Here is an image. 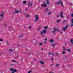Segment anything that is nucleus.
I'll use <instances>...</instances> for the list:
<instances>
[{"instance_id": "nucleus-3", "label": "nucleus", "mask_w": 73, "mask_h": 73, "mask_svg": "<svg viewBox=\"0 0 73 73\" xmlns=\"http://www.w3.org/2000/svg\"><path fill=\"white\" fill-rule=\"evenodd\" d=\"M35 19L36 20L34 21V23H36L37 21V20H38L39 18L38 17V15H36L35 16Z\"/></svg>"}, {"instance_id": "nucleus-18", "label": "nucleus", "mask_w": 73, "mask_h": 73, "mask_svg": "<svg viewBox=\"0 0 73 73\" xmlns=\"http://www.w3.org/2000/svg\"><path fill=\"white\" fill-rule=\"evenodd\" d=\"M15 13H19V11L16 10L15 11Z\"/></svg>"}, {"instance_id": "nucleus-53", "label": "nucleus", "mask_w": 73, "mask_h": 73, "mask_svg": "<svg viewBox=\"0 0 73 73\" xmlns=\"http://www.w3.org/2000/svg\"><path fill=\"white\" fill-rule=\"evenodd\" d=\"M44 41H47V39L46 38L44 39Z\"/></svg>"}, {"instance_id": "nucleus-57", "label": "nucleus", "mask_w": 73, "mask_h": 73, "mask_svg": "<svg viewBox=\"0 0 73 73\" xmlns=\"http://www.w3.org/2000/svg\"><path fill=\"white\" fill-rule=\"evenodd\" d=\"M1 53L0 52V56H1Z\"/></svg>"}, {"instance_id": "nucleus-52", "label": "nucleus", "mask_w": 73, "mask_h": 73, "mask_svg": "<svg viewBox=\"0 0 73 73\" xmlns=\"http://www.w3.org/2000/svg\"><path fill=\"white\" fill-rule=\"evenodd\" d=\"M0 73H2V71L1 70H0Z\"/></svg>"}, {"instance_id": "nucleus-60", "label": "nucleus", "mask_w": 73, "mask_h": 73, "mask_svg": "<svg viewBox=\"0 0 73 73\" xmlns=\"http://www.w3.org/2000/svg\"><path fill=\"white\" fill-rule=\"evenodd\" d=\"M53 59H53V58L51 59V61H52V60H53Z\"/></svg>"}, {"instance_id": "nucleus-6", "label": "nucleus", "mask_w": 73, "mask_h": 73, "mask_svg": "<svg viewBox=\"0 0 73 73\" xmlns=\"http://www.w3.org/2000/svg\"><path fill=\"white\" fill-rule=\"evenodd\" d=\"M41 6L42 7H47V5L46 4H42Z\"/></svg>"}, {"instance_id": "nucleus-5", "label": "nucleus", "mask_w": 73, "mask_h": 73, "mask_svg": "<svg viewBox=\"0 0 73 73\" xmlns=\"http://www.w3.org/2000/svg\"><path fill=\"white\" fill-rule=\"evenodd\" d=\"M4 15V13H1L0 14V16L1 17H3Z\"/></svg>"}, {"instance_id": "nucleus-30", "label": "nucleus", "mask_w": 73, "mask_h": 73, "mask_svg": "<svg viewBox=\"0 0 73 73\" xmlns=\"http://www.w3.org/2000/svg\"><path fill=\"white\" fill-rule=\"evenodd\" d=\"M55 54H56V56H58V53H55Z\"/></svg>"}, {"instance_id": "nucleus-55", "label": "nucleus", "mask_w": 73, "mask_h": 73, "mask_svg": "<svg viewBox=\"0 0 73 73\" xmlns=\"http://www.w3.org/2000/svg\"><path fill=\"white\" fill-rule=\"evenodd\" d=\"M49 73H53V72H52V71H50L49 72Z\"/></svg>"}, {"instance_id": "nucleus-27", "label": "nucleus", "mask_w": 73, "mask_h": 73, "mask_svg": "<svg viewBox=\"0 0 73 73\" xmlns=\"http://www.w3.org/2000/svg\"><path fill=\"white\" fill-rule=\"evenodd\" d=\"M13 69L12 68H10V70L11 71H13Z\"/></svg>"}, {"instance_id": "nucleus-34", "label": "nucleus", "mask_w": 73, "mask_h": 73, "mask_svg": "<svg viewBox=\"0 0 73 73\" xmlns=\"http://www.w3.org/2000/svg\"><path fill=\"white\" fill-rule=\"evenodd\" d=\"M44 44H46V41H44L43 42Z\"/></svg>"}, {"instance_id": "nucleus-45", "label": "nucleus", "mask_w": 73, "mask_h": 73, "mask_svg": "<svg viewBox=\"0 0 73 73\" xmlns=\"http://www.w3.org/2000/svg\"><path fill=\"white\" fill-rule=\"evenodd\" d=\"M71 17H73V13H72V14H71Z\"/></svg>"}, {"instance_id": "nucleus-33", "label": "nucleus", "mask_w": 73, "mask_h": 73, "mask_svg": "<svg viewBox=\"0 0 73 73\" xmlns=\"http://www.w3.org/2000/svg\"><path fill=\"white\" fill-rule=\"evenodd\" d=\"M59 66V64H57L56 65V67H58Z\"/></svg>"}, {"instance_id": "nucleus-62", "label": "nucleus", "mask_w": 73, "mask_h": 73, "mask_svg": "<svg viewBox=\"0 0 73 73\" xmlns=\"http://www.w3.org/2000/svg\"><path fill=\"white\" fill-rule=\"evenodd\" d=\"M50 30H51V29H52L51 28H50Z\"/></svg>"}, {"instance_id": "nucleus-46", "label": "nucleus", "mask_w": 73, "mask_h": 73, "mask_svg": "<svg viewBox=\"0 0 73 73\" xmlns=\"http://www.w3.org/2000/svg\"><path fill=\"white\" fill-rule=\"evenodd\" d=\"M62 68H65V66H62Z\"/></svg>"}, {"instance_id": "nucleus-9", "label": "nucleus", "mask_w": 73, "mask_h": 73, "mask_svg": "<svg viewBox=\"0 0 73 73\" xmlns=\"http://www.w3.org/2000/svg\"><path fill=\"white\" fill-rule=\"evenodd\" d=\"M49 41L51 42H54V40L53 39H51L49 40Z\"/></svg>"}, {"instance_id": "nucleus-43", "label": "nucleus", "mask_w": 73, "mask_h": 73, "mask_svg": "<svg viewBox=\"0 0 73 73\" xmlns=\"http://www.w3.org/2000/svg\"><path fill=\"white\" fill-rule=\"evenodd\" d=\"M41 34L42 35V34H43V32L41 31Z\"/></svg>"}, {"instance_id": "nucleus-10", "label": "nucleus", "mask_w": 73, "mask_h": 73, "mask_svg": "<svg viewBox=\"0 0 73 73\" xmlns=\"http://www.w3.org/2000/svg\"><path fill=\"white\" fill-rule=\"evenodd\" d=\"M51 45L53 47V48H54V47H55V43L51 44Z\"/></svg>"}, {"instance_id": "nucleus-24", "label": "nucleus", "mask_w": 73, "mask_h": 73, "mask_svg": "<svg viewBox=\"0 0 73 73\" xmlns=\"http://www.w3.org/2000/svg\"><path fill=\"white\" fill-rule=\"evenodd\" d=\"M44 28H45V29H48V27L45 26L44 27Z\"/></svg>"}, {"instance_id": "nucleus-44", "label": "nucleus", "mask_w": 73, "mask_h": 73, "mask_svg": "<svg viewBox=\"0 0 73 73\" xmlns=\"http://www.w3.org/2000/svg\"><path fill=\"white\" fill-rule=\"evenodd\" d=\"M40 28H38L37 29V30H38V31H40Z\"/></svg>"}, {"instance_id": "nucleus-40", "label": "nucleus", "mask_w": 73, "mask_h": 73, "mask_svg": "<svg viewBox=\"0 0 73 73\" xmlns=\"http://www.w3.org/2000/svg\"><path fill=\"white\" fill-rule=\"evenodd\" d=\"M14 72H17V70L16 69H14Z\"/></svg>"}, {"instance_id": "nucleus-42", "label": "nucleus", "mask_w": 73, "mask_h": 73, "mask_svg": "<svg viewBox=\"0 0 73 73\" xmlns=\"http://www.w3.org/2000/svg\"><path fill=\"white\" fill-rule=\"evenodd\" d=\"M73 24H72L70 25V27H73Z\"/></svg>"}, {"instance_id": "nucleus-19", "label": "nucleus", "mask_w": 73, "mask_h": 73, "mask_svg": "<svg viewBox=\"0 0 73 73\" xmlns=\"http://www.w3.org/2000/svg\"><path fill=\"white\" fill-rule=\"evenodd\" d=\"M48 10L49 9H48V8L46 9L44 11V13H45V12H46L47 11H48Z\"/></svg>"}, {"instance_id": "nucleus-54", "label": "nucleus", "mask_w": 73, "mask_h": 73, "mask_svg": "<svg viewBox=\"0 0 73 73\" xmlns=\"http://www.w3.org/2000/svg\"><path fill=\"white\" fill-rule=\"evenodd\" d=\"M3 20H4V19H1V21H3Z\"/></svg>"}, {"instance_id": "nucleus-17", "label": "nucleus", "mask_w": 73, "mask_h": 73, "mask_svg": "<svg viewBox=\"0 0 73 73\" xmlns=\"http://www.w3.org/2000/svg\"><path fill=\"white\" fill-rule=\"evenodd\" d=\"M28 73H32V70H30L28 72Z\"/></svg>"}, {"instance_id": "nucleus-51", "label": "nucleus", "mask_w": 73, "mask_h": 73, "mask_svg": "<svg viewBox=\"0 0 73 73\" xmlns=\"http://www.w3.org/2000/svg\"><path fill=\"white\" fill-rule=\"evenodd\" d=\"M9 29H11V27H10V26H9Z\"/></svg>"}, {"instance_id": "nucleus-12", "label": "nucleus", "mask_w": 73, "mask_h": 73, "mask_svg": "<svg viewBox=\"0 0 73 73\" xmlns=\"http://www.w3.org/2000/svg\"><path fill=\"white\" fill-rule=\"evenodd\" d=\"M70 42H71V43L72 44H73V39H71Z\"/></svg>"}, {"instance_id": "nucleus-20", "label": "nucleus", "mask_w": 73, "mask_h": 73, "mask_svg": "<svg viewBox=\"0 0 73 73\" xmlns=\"http://www.w3.org/2000/svg\"><path fill=\"white\" fill-rule=\"evenodd\" d=\"M9 50L11 52H12L13 50H11V49H9Z\"/></svg>"}, {"instance_id": "nucleus-50", "label": "nucleus", "mask_w": 73, "mask_h": 73, "mask_svg": "<svg viewBox=\"0 0 73 73\" xmlns=\"http://www.w3.org/2000/svg\"><path fill=\"white\" fill-rule=\"evenodd\" d=\"M8 43H9L7 41V45H8V44H9Z\"/></svg>"}, {"instance_id": "nucleus-38", "label": "nucleus", "mask_w": 73, "mask_h": 73, "mask_svg": "<svg viewBox=\"0 0 73 73\" xmlns=\"http://www.w3.org/2000/svg\"><path fill=\"white\" fill-rule=\"evenodd\" d=\"M62 54H65V52L64 51H63L62 52Z\"/></svg>"}, {"instance_id": "nucleus-31", "label": "nucleus", "mask_w": 73, "mask_h": 73, "mask_svg": "<svg viewBox=\"0 0 73 73\" xmlns=\"http://www.w3.org/2000/svg\"><path fill=\"white\" fill-rule=\"evenodd\" d=\"M10 65H11V66H13V65L15 66V64H10Z\"/></svg>"}, {"instance_id": "nucleus-29", "label": "nucleus", "mask_w": 73, "mask_h": 73, "mask_svg": "<svg viewBox=\"0 0 73 73\" xmlns=\"http://www.w3.org/2000/svg\"><path fill=\"white\" fill-rule=\"evenodd\" d=\"M29 29H31L32 28V27H31V26H30L29 27Z\"/></svg>"}, {"instance_id": "nucleus-25", "label": "nucleus", "mask_w": 73, "mask_h": 73, "mask_svg": "<svg viewBox=\"0 0 73 73\" xmlns=\"http://www.w3.org/2000/svg\"><path fill=\"white\" fill-rule=\"evenodd\" d=\"M40 63L41 64L44 65V62H41Z\"/></svg>"}, {"instance_id": "nucleus-36", "label": "nucleus", "mask_w": 73, "mask_h": 73, "mask_svg": "<svg viewBox=\"0 0 73 73\" xmlns=\"http://www.w3.org/2000/svg\"><path fill=\"white\" fill-rule=\"evenodd\" d=\"M71 21H72V24H73V19H71Z\"/></svg>"}, {"instance_id": "nucleus-13", "label": "nucleus", "mask_w": 73, "mask_h": 73, "mask_svg": "<svg viewBox=\"0 0 73 73\" xmlns=\"http://www.w3.org/2000/svg\"><path fill=\"white\" fill-rule=\"evenodd\" d=\"M63 49L64 51H65L66 50V48H65V47H63Z\"/></svg>"}, {"instance_id": "nucleus-56", "label": "nucleus", "mask_w": 73, "mask_h": 73, "mask_svg": "<svg viewBox=\"0 0 73 73\" xmlns=\"http://www.w3.org/2000/svg\"><path fill=\"white\" fill-rule=\"evenodd\" d=\"M67 21L66 20H65L64 21V22H66Z\"/></svg>"}, {"instance_id": "nucleus-61", "label": "nucleus", "mask_w": 73, "mask_h": 73, "mask_svg": "<svg viewBox=\"0 0 73 73\" xmlns=\"http://www.w3.org/2000/svg\"><path fill=\"white\" fill-rule=\"evenodd\" d=\"M44 3V4H45V1H44L43 2Z\"/></svg>"}, {"instance_id": "nucleus-11", "label": "nucleus", "mask_w": 73, "mask_h": 73, "mask_svg": "<svg viewBox=\"0 0 73 73\" xmlns=\"http://www.w3.org/2000/svg\"><path fill=\"white\" fill-rule=\"evenodd\" d=\"M48 1L49 0H46V2L47 4L48 5H49V2H48Z\"/></svg>"}, {"instance_id": "nucleus-21", "label": "nucleus", "mask_w": 73, "mask_h": 73, "mask_svg": "<svg viewBox=\"0 0 73 73\" xmlns=\"http://www.w3.org/2000/svg\"><path fill=\"white\" fill-rule=\"evenodd\" d=\"M12 61L14 62H17V61L15 60H12Z\"/></svg>"}, {"instance_id": "nucleus-63", "label": "nucleus", "mask_w": 73, "mask_h": 73, "mask_svg": "<svg viewBox=\"0 0 73 73\" xmlns=\"http://www.w3.org/2000/svg\"><path fill=\"white\" fill-rule=\"evenodd\" d=\"M13 15L15 14V13H13Z\"/></svg>"}, {"instance_id": "nucleus-48", "label": "nucleus", "mask_w": 73, "mask_h": 73, "mask_svg": "<svg viewBox=\"0 0 73 73\" xmlns=\"http://www.w3.org/2000/svg\"><path fill=\"white\" fill-rule=\"evenodd\" d=\"M42 62V60H40L39 61V62L40 63H41Z\"/></svg>"}, {"instance_id": "nucleus-35", "label": "nucleus", "mask_w": 73, "mask_h": 73, "mask_svg": "<svg viewBox=\"0 0 73 73\" xmlns=\"http://www.w3.org/2000/svg\"><path fill=\"white\" fill-rule=\"evenodd\" d=\"M34 61H35V62H36V58H34Z\"/></svg>"}, {"instance_id": "nucleus-64", "label": "nucleus", "mask_w": 73, "mask_h": 73, "mask_svg": "<svg viewBox=\"0 0 73 73\" xmlns=\"http://www.w3.org/2000/svg\"><path fill=\"white\" fill-rule=\"evenodd\" d=\"M41 50H43V48H42L41 49Z\"/></svg>"}, {"instance_id": "nucleus-37", "label": "nucleus", "mask_w": 73, "mask_h": 73, "mask_svg": "<svg viewBox=\"0 0 73 73\" xmlns=\"http://www.w3.org/2000/svg\"><path fill=\"white\" fill-rule=\"evenodd\" d=\"M27 17H29V14H27L26 16Z\"/></svg>"}, {"instance_id": "nucleus-58", "label": "nucleus", "mask_w": 73, "mask_h": 73, "mask_svg": "<svg viewBox=\"0 0 73 73\" xmlns=\"http://www.w3.org/2000/svg\"><path fill=\"white\" fill-rule=\"evenodd\" d=\"M59 1H60V3H61L62 2L61 1V0H59Z\"/></svg>"}, {"instance_id": "nucleus-59", "label": "nucleus", "mask_w": 73, "mask_h": 73, "mask_svg": "<svg viewBox=\"0 0 73 73\" xmlns=\"http://www.w3.org/2000/svg\"><path fill=\"white\" fill-rule=\"evenodd\" d=\"M53 54L52 53V54H51V56H53Z\"/></svg>"}, {"instance_id": "nucleus-2", "label": "nucleus", "mask_w": 73, "mask_h": 73, "mask_svg": "<svg viewBox=\"0 0 73 73\" xmlns=\"http://www.w3.org/2000/svg\"><path fill=\"white\" fill-rule=\"evenodd\" d=\"M68 27L69 26H68V25H67L65 27L63 28V31H65L66 29L68 28Z\"/></svg>"}, {"instance_id": "nucleus-28", "label": "nucleus", "mask_w": 73, "mask_h": 73, "mask_svg": "<svg viewBox=\"0 0 73 73\" xmlns=\"http://www.w3.org/2000/svg\"><path fill=\"white\" fill-rule=\"evenodd\" d=\"M60 2L59 1L57 2V3H56L57 4H60Z\"/></svg>"}, {"instance_id": "nucleus-15", "label": "nucleus", "mask_w": 73, "mask_h": 73, "mask_svg": "<svg viewBox=\"0 0 73 73\" xmlns=\"http://www.w3.org/2000/svg\"><path fill=\"white\" fill-rule=\"evenodd\" d=\"M43 32L44 33H46V30H43Z\"/></svg>"}, {"instance_id": "nucleus-26", "label": "nucleus", "mask_w": 73, "mask_h": 73, "mask_svg": "<svg viewBox=\"0 0 73 73\" xmlns=\"http://www.w3.org/2000/svg\"><path fill=\"white\" fill-rule=\"evenodd\" d=\"M42 45V42H40L39 44V45Z\"/></svg>"}, {"instance_id": "nucleus-49", "label": "nucleus", "mask_w": 73, "mask_h": 73, "mask_svg": "<svg viewBox=\"0 0 73 73\" xmlns=\"http://www.w3.org/2000/svg\"><path fill=\"white\" fill-rule=\"evenodd\" d=\"M7 26V24H5L4 25V27H6Z\"/></svg>"}, {"instance_id": "nucleus-22", "label": "nucleus", "mask_w": 73, "mask_h": 73, "mask_svg": "<svg viewBox=\"0 0 73 73\" xmlns=\"http://www.w3.org/2000/svg\"><path fill=\"white\" fill-rule=\"evenodd\" d=\"M60 4L62 5V7H64V5H63V4L62 3V2H60Z\"/></svg>"}, {"instance_id": "nucleus-7", "label": "nucleus", "mask_w": 73, "mask_h": 73, "mask_svg": "<svg viewBox=\"0 0 73 73\" xmlns=\"http://www.w3.org/2000/svg\"><path fill=\"white\" fill-rule=\"evenodd\" d=\"M60 16L61 18H64V16H63V13L62 12L60 13Z\"/></svg>"}, {"instance_id": "nucleus-8", "label": "nucleus", "mask_w": 73, "mask_h": 73, "mask_svg": "<svg viewBox=\"0 0 73 73\" xmlns=\"http://www.w3.org/2000/svg\"><path fill=\"white\" fill-rule=\"evenodd\" d=\"M23 37V35H19L18 37V38H20L21 37Z\"/></svg>"}, {"instance_id": "nucleus-4", "label": "nucleus", "mask_w": 73, "mask_h": 73, "mask_svg": "<svg viewBox=\"0 0 73 73\" xmlns=\"http://www.w3.org/2000/svg\"><path fill=\"white\" fill-rule=\"evenodd\" d=\"M32 4H33V3L31 2H29L28 4V7H32Z\"/></svg>"}, {"instance_id": "nucleus-14", "label": "nucleus", "mask_w": 73, "mask_h": 73, "mask_svg": "<svg viewBox=\"0 0 73 73\" xmlns=\"http://www.w3.org/2000/svg\"><path fill=\"white\" fill-rule=\"evenodd\" d=\"M66 50H67V51H68L69 52H71V50H70V49H66Z\"/></svg>"}, {"instance_id": "nucleus-39", "label": "nucleus", "mask_w": 73, "mask_h": 73, "mask_svg": "<svg viewBox=\"0 0 73 73\" xmlns=\"http://www.w3.org/2000/svg\"><path fill=\"white\" fill-rule=\"evenodd\" d=\"M3 41V40L1 39H0V41Z\"/></svg>"}, {"instance_id": "nucleus-41", "label": "nucleus", "mask_w": 73, "mask_h": 73, "mask_svg": "<svg viewBox=\"0 0 73 73\" xmlns=\"http://www.w3.org/2000/svg\"><path fill=\"white\" fill-rule=\"evenodd\" d=\"M12 71V73H15V70H13Z\"/></svg>"}, {"instance_id": "nucleus-1", "label": "nucleus", "mask_w": 73, "mask_h": 73, "mask_svg": "<svg viewBox=\"0 0 73 73\" xmlns=\"http://www.w3.org/2000/svg\"><path fill=\"white\" fill-rule=\"evenodd\" d=\"M53 29L54 31H52V33H53L54 34L56 32L55 31H57L58 32H59V30L58 29H56V28H53Z\"/></svg>"}, {"instance_id": "nucleus-32", "label": "nucleus", "mask_w": 73, "mask_h": 73, "mask_svg": "<svg viewBox=\"0 0 73 73\" xmlns=\"http://www.w3.org/2000/svg\"><path fill=\"white\" fill-rule=\"evenodd\" d=\"M50 14H51V12H49V13L48 14V15H50Z\"/></svg>"}, {"instance_id": "nucleus-16", "label": "nucleus", "mask_w": 73, "mask_h": 73, "mask_svg": "<svg viewBox=\"0 0 73 73\" xmlns=\"http://www.w3.org/2000/svg\"><path fill=\"white\" fill-rule=\"evenodd\" d=\"M23 2L24 4H25L27 3L26 1H23Z\"/></svg>"}, {"instance_id": "nucleus-47", "label": "nucleus", "mask_w": 73, "mask_h": 73, "mask_svg": "<svg viewBox=\"0 0 73 73\" xmlns=\"http://www.w3.org/2000/svg\"><path fill=\"white\" fill-rule=\"evenodd\" d=\"M51 54V53H50V52H48V55H50Z\"/></svg>"}, {"instance_id": "nucleus-23", "label": "nucleus", "mask_w": 73, "mask_h": 73, "mask_svg": "<svg viewBox=\"0 0 73 73\" xmlns=\"http://www.w3.org/2000/svg\"><path fill=\"white\" fill-rule=\"evenodd\" d=\"M60 21H61V20L60 19H59V20L57 21H56V22L57 23H60Z\"/></svg>"}]
</instances>
